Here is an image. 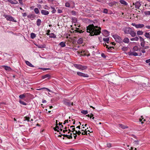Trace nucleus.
<instances>
[{"label":"nucleus","mask_w":150,"mask_h":150,"mask_svg":"<svg viewBox=\"0 0 150 150\" xmlns=\"http://www.w3.org/2000/svg\"><path fill=\"white\" fill-rule=\"evenodd\" d=\"M101 28L97 26L91 25L87 27V31L90 33L91 35H98L101 33Z\"/></svg>","instance_id":"nucleus-1"},{"label":"nucleus","mask_w":150,"mask_h":150,"mask_svg":"<svg viewBox=\"0 0 150 150\" xmlns=\"http://www.w3.org/2000/svg\"><path fill=\"white\" fill-rule=\"evenodd\" d=\"M74 4L73 1H70L67 2L65 4V6L66 7L72 8L74 6Z\"/></svg>","instance_id":"nucleus-2"},{"label":"nucleus","mask_w":150,"mask_h":150,"mask_svg":"<svg viewBox=\"0 0 150 150\" xmlns=\"http://www.w3.org/2000/svg\"><path fill=\"white\" fill-rule=\"evenodd\" d=\"M4 16L7 21H12L15 22H16V20H14L13 17L11 16L7 15H4Z\"/></svg>","instance_id":"nucleus-3"},{"label":"nucleus","mask_w":150,"mask_h":150,"mask_svg":"<svg viewBox=\"0 0 150 150\" xmlns=\"http://www.w3.org/2000/svg\"><path fill=\"white\" fill-rule=\"evenodd\" d=\"M80 53L81 55L83 56H89L90 55V54L86 50H82L80 52Z\"/></svg>","instance_id":"nucleus-4"},{"label":"nucleus","mask_w":150,"mask_h":150,"mask_svg":"<svg viewBox=\"0 0 150 150\" xmlns=\"http://www.w3.org/2000/svg\"><path fill=\"white\" fill-rule=\"evenodd\" d=\"M75 133L76 134H78L79 135H80L81 134L82 135H87L88 134H89V133H88V134L87 133V131H86V129H85V131H84V132L82 133L80 131H77L76 130L75 131Z\"/></svg>","instance_id":"nucleus-5"},{"label":"nucleus","mask_w":150,"mask_h":150,"mask_svg":"<svg viewBox=\"0 0 150 150\" xmlns=\"http://www.w3.org/2000/svg\"><path fill=\"white\" fill-rule=\"evenodd\" d=\"M77 74L79 76L85 77H89L88 75L87 74L80 72H77Z\"/></svg>","instance_id":"nucleus-6"},{"label":"nucleus","mask_w":150,"mask_h":150,"mask_svg":"<svg viewBox=\"0 0 150 150\" xmlns=\"http://www.w3.org/2000/svg\"><path fill=\"white\" fill-rule=\"evenodd\" d=\"M113 37L115 39V41L119 43L121 42V38L118 36L117 35H113Z\"/></svg>","instance_id":"nucleus-7"},{"label":"nucleus","mask_w":150,"mask_h":150,"mask_svg":"<svg viewBox=\"0 0 150 150\" xmlns=\"http://www.w3.org/2000/svg\"><path fill=\"white\" fill-rule=\"evenodd\" d=\"M74 127V126H71L70 127V128H71L72 127H73L71 129L72 130H73V131H72V132L73 133V136L74 137V139H76V137H77V135L76 134H75V131H76V130H75V128Z\"/></svg>","instance_id":"nucleus-8"},{"label":"nucleus","mask_w":150,"mask_h":150,"mask_svg":"<svg viewBox=\"0 0 150 150\" xmlns=\"http://www.w3.org/2000/svg\"><path fill=\"white\" fill-rule=\"evenodd\" d=\"M64 103L66 105L69 106L71 105H73V103H71L70 102L67 100H64Z\"/></svg>","instance_id":"nucleus-9"},{"label":"nucleus","mask_w":150,"mask_h":150,"mask_svg":"<svg viewBox=\"0 0 150 150\" xmlns=\"http://www.w3.org/2000/svg\"><path fill=\"white\" fill-rule=\"evenodd\" d=\"M132 30L131 28L127 27L125 28L124 32L126 34H129Z\"/></svg>","instance_id":"nucleus-10"},{"label":"nucleus","mask_w":150,"mask_h":150,"mask_svg":"<svg viewBox=\"0 0 150 150\" xmlns=\"http://www.w3.org/2000/svg\"><path fill=\"white\" fill-rule=\"evenodd\" d=\"M41 14L44 15H47L49 14V12L46 10H42L41 11Z\"/></svg>","instance_id":"nucleus-11"},{"label":"nucleus","mask_w":150,"mask_h":150,"mask_svg":"<svg viewBox=\"0 0 150 150\" xmlns=\"http://www.w3.org/2000/svg\"><path fill=\"white\" fill-rule=\"evenodd\" d=\"M118 3L116 1H113L108 4L110 6H116Z\"/></svg>","instance_id":"nucleus-12"},{"label":"nucleus","mask_w":150,"mask_h":150,"mask_svg":"<svg viewBox=\"0 0 150 150\" xmlns=\"http://www.w3.org/2000/svg\"><path fill=\"white\" fill-rule=\"evenodd\" d=\"M133 4L134 5H135V8H139L141 6V4L140 3L138 2H136L135 3V4L133 3Z\"/></svg>","instance_id":"nucleus-13"},{"label":"nucleus","mask_w":150,"mask_h":150,"mask_svg":"<svg viewBox=\"0 0 150 150\" xmlns=\"http://www.w3.org/2000/svg\"><path fill=\"white\" fill-rule=\"evenodd\" d=\"M3 67L7 71H10L11 70V68L9 67L6 66L5 65H4L3 66Z\"/></svg>","instance_id":"nucleus-14"},{"label":"nucleus","mask_w":150,"mask_h":150,"mask_svg":"<svg viewBox=\"0 0 150 150\" xmlns=\"http://www.w3.org/2000/svg\"><path fill=\"white\" fill-rule=\"evenodd\" d=\"M72 134L71 133L70 134V135H68L67 134H63L62 135H63V136H64V137H66L68 138L69 139H72Z\"/></svg>","instance_id":"nucleus-15"},{"label":"nucleus","mask_w":150,"mask_h":150,"mask_svg":"<svg viewBox=\"0 0 150 150\" xmlns=\"http://www.w3.org/2000/svg\"><path fill=\"white\" fill-rule=\"evenodd\" d=\"M131 35L132 37H135L136 35V33L135 32H134L133 30H132L131 31L130 33L129 34Z\"/></svg>","instance_id":"nucleus-16"},{"label":"nucleus","mask_w":150,"mask_h":150,"mask_svg":"<svg viewBox=\"0 0 150 150\" xmlns=\"http://www.w3.org/2000/svg\"><path fill=\"white\" fill-rule=\"evenodd\" d=\"M103 33V34L105 36H108L109 35V32L106 30H104Z\"/></svg>","instance_id":"nucleus-17"},{"label":"nucleus","mask_w":150,"mask_h":150,"mask_svg":"<svg viewBox=\"0 0 150 150\" xmlns=\"http://www.w3.org/2000/svg\"><path fill=\"white\" fill-rule=\"evenodd\" d=\"M53 129L55 131H57L58 132H59V130H60L59 126L58 125V124H57L55 127H54Z\"/></svg>","instance_id":"nucleus-18"},{"label":"nucleus","mask_w":150,"mask_h":150,"mask_svg":"<svg viewBox=\"0 0 150 150\" xmlns=\"http://www.w3.org/2000/svg\"><path fill=\"white\" fill-rule=\"evenodd\" d=\"M50 75L49 74H47L42 76V78L43 79L48 78V79H50Z\"/></svg>","instance_id":"nucleus-19"},{"label":"nucleus","mask_w":150,"mask_h":150,"mask_svg":"<svg viewBox=\"0 0 150 150\" xmlns=\"http://www.w3.org/2000/svg\"><path fill=\"white\" fill-rule=\"evenodd\" d=\"M145 36L147 39H150V33H146L144 34Z\"/></svg>","instance_id":"nucleus-20"},{"label":"nucleus","mask_w":150,"mask_h":150,"mask_svg":"<svg viewBox=\"0 0 150 150\" xmlns=\"http://www.w3.org/2000/svg\"><path fill=\"white\" fill-rule=\"evenodd\" d=\"M120 2L121 4L125 5H127L128 4L127 3L123 0H120Z\"/></svg>","instance_id":"nucleus-21"},{"label":"nucleus","mask_w":150,"mask_h":150,"mask_svg":"<svg viewBox=\"0 0 150 150\" xmlns=\"http://www.w3.org/2000/svg\"><path fill=\"white\" fill-rule=\"evenodd\" d=\"M74 66L76 68H77L78 69H81V64H74Z\"/></svg>","instance_id":"nucleus-22"},{"label":"nucleus","mask_w":150,"mask_h":150,"mask_svg":"<svg viewBox=\"0 0 150 150\" xmlns=\"http://www.w3.org/2000/svg\"><path fill=\"white\" fill-rule=\"evenodd\" d=\"M25 63L27 65L30 67H34V66H33L30 62L28 61H26Z\"/></svg>","instance_id":"nucleus-23"},{"label":"nucleus","mask_w":150,"mask_h":150,"mask_svg":"<svg viewBox=\"0 0 150 150\" xmlns=\"http://www.w3.org/2000/svg\"><path fill=\"white\" fill-rule=\"evenodd\" d=\"M41 20L39 19H38L36 21L37 25L38 26H40L41 25Z\"/></svg>","instance_id":"nucleus-24"},{"label":"nucleus","mask_w":150,"mask_h":150,"mask_svg":"<svg viewBox=\"0 0 150 150\" xmlns=\"http://www.w3.org/2000/svg\"><path fill=\"white\" fill-rule=\"evenodd\" d=\"M34 11L35 13L36 14H40V11L37 8H35L34 9Z\"/></svg>","instance_id":"nucleus-25"},{"label":"nucleus","mask_w":150,"mask_h":150,"mask_svg":"<svg viewBox=\"0 0 150 150\" xmlns=\"http://www.w3.org/2000/svg\"><path fill=\"white\" fill-rule=\"evenodd\" d=\"M59 45L61 46V47H64L66 46V44L65 42H62L59 43Z\"/></svg>","instance_id":"nucleus-26"},{"label":"nucleus","mask_w":150,"mask_h":150,"mask_svg":"<svg viewBox=\"0 0 150 150\" xmlns=\"http://www.w3.org/2000/svg\"><path fill=\"white\" fill-rule=\"evenodd\" d=\"M36 37V35L35 33H31L30 37L32 39H33L35 38Z\"/></svg>","instance_id":"nucleus-27"},{"label":"nucleus","mask_w":150,"mask_h":150,"mask_svg":"<svg viewBox=\"0 0 150 150\" xmlns=\"http://www.w3.org/2000/svg\"><path fill=\"white\" fill-rule=\"evenodd\" d=\"M139 122H141L142 124H143L144 123V121H146V120L144 119V118L142 117V116L141 117V118L139 119Z\"/></svg>","instance_id":"nucleus-28"},{"label":"nucleus","mask_w":150,"mask_h":150,"mask_svg":"<svg viewBox=\"0 0 150 150\" xmlns=\"http://www.w3.org/2000/svg\"><path fill=\"white\" fill-rule=\"evenodd\" d=\"M123 41L125 43H127L129 42V40L128 38H126L124 39Z\"/></svg>","instance_id":"nucleus-29"},{"label":"nucleus","mask_w":150,"mask_h":150,"mask_svg":"<svg viewBox=\"0 0 150 150\" xmlns=\"http://www.w3.org/2000/svg\"><path fill=\"white\" fill-rule=\"evenodd\" d=\"M144 26V25L143 24H137L136 28H141Z\"/></svg>","instance_id":"nucleus-30"},{"label":"nucleus","mask_w":150,"mask_h":150,"mask_svg":"<svg viewBox=\"0 0 150 150\" xmlns=\"http://www.w3.org/2000/svg\"><path fill=\"white\" fill-rule=\"evenodd\" d=\"M87 66H83L81 65V70H84L85 69H87Z\"/></svg>","instance_id":"nucleus-31"},{"label":"nucleus","mask_w":150,"mask_h":150,"mask_svg":"<svg viewBox=\"0 0 150 150\" xmlns=\"http://www.w3.org/2000/svg\"><path fill=\"white\" fill-rule=\"evenodd\" d=\"M36 45L38 48H45V45Z\"/></svg>","instance_id":"nucleus-32"},{"label":"nucleus","mask_w":150,"mask_h":150,"mask_svg":"<svg viewBox=\"0 0 150 150\" xmlns=\"http://www.w3.org/2000/svg\"><path fill=\"white\" fill-rule=\"evenodd\" d=\"M49 37L51 38H56V35H55L53 33H51L50 34Z\"/></svg>","instance_id":"nucleus-33"},{"label":"nucleus","mask_w":150,"mask_h":150,"mask_svg":"<svg viewBox=\"0 0 150 150\" xmlns=\"http://www.w3.org/2000/svg\"><path fill=\"white\" fill-rule=\"evenodd\" d=\"M129 54L131 55H133L134 56H137L138 55V54L137 53L135 52H131Z\"/></svg>","instance_id":"nucleus-34"},{"label":"nucleus","mask_w":150,"mask_h":150,"mask_svg":"<svg viewBox=\"0 0 150 150\" xmlns=\"http://www.w3.org/2000/svg\"><path fill=\"white\" fill-rule=\"evenodd\" d=\"M83 42V39L81 38H80L77 41V42L79 44H82Z\"/></svg>","instance_id":"nucleus-35"},{"label":"nucleus","mask_w":150,"mask_h":150,"mask_svg":"<svg viewBox=\"0 0 150 150\" xmlns=\"http://www.w3.org/2000/svg\"><path fill=\"white\" fill-rule=\"evenodd\" d=\"M143 32L141 30H139L137 31V34L138 35H142L143 34Z\"/></svg>","instance_id":"nucleus-36"},{"label":"nucleus","mask_w":150,"mask_h":150,"mask_svg":"<svg viewBox=\"0 0 150 150\" xmlns=\"http://www.w3.org/2000/svg\"><path fill=\"white\" fill-rule=\"evenodd\" d=\"M25 97V94L24 93L23 94L20 95L19 96V98L21 99H23Z\"/></svg>","instance_id":"nucleus-37"},{"label":"nucleus","mask_w":150,"mask_h":150,"mask_svg":"<svg viewBox=\"0 0 150 150\" xmlns=\"http://www.w3.org/2000/svg\"><path fill=\"white\" fill-rule=\"evenodd\" d=\"M119 126L122 129H125L127 127L126 126H125L122 124H120Z\"/></svg>","instance_id":"nucleus-38"},{"label":"nucleus","mask_w":150,"mask_h":150,"mask_svg":"<svg viewBox=\"0 0 150 150\" xmlns=\"http://www.w3.org/2000/svg\"><path fill=\"white\" fill-rule=\"evenodd\" d=\"M139 40V38L137 37H135V38H132L130 39V40L131 41H138Z\"/></svg>","instance_id":"nucleus-39"},{"label":"nucleus","mask_w":150,"mask_h":150,"mask_svg":"<svg viewBox=\"0 0 150 150\" xmlns=\"http://www.w3.org/2000/svg\"><path fill=\"white\" fill-rule=\"evenodd\" d=\"M19 102L21 104L23 105H27V103H26L20 100H19Z\"/></svg>","instance_id":"nucleus-40"},{"label":"nucleus","mask_w":150,"mask_h":150,"mask_svg":"<svg viewBox=\"0 0 150 150\" xmlns=\"http://www.w3.org/2000/svg\"><path fill=\"white\" fill-rule=\"evenodd\" d=\"M103 41L107 42V43H108L109 41V38H104L103 39Z\"/></svg>","instance_id":"nucleus-41"},{"label":"nucleus","mask_w":150,"mask_h":150,"mask_svg":"<svg viewBox=\"0 0 150 150\" xmlns=\"http://www.w3.org/2000/svg\"><path fill=\"white\" fill-rule=\"evenodd\" d=\"M81 113L84 114L86 115L88 113V112L87 110H83L81 112Z\"/></svg>","instance_id":"nucleus-42"},{"label":"nucleus","mask_w":150,"mask_h":150,"mask_svg":"<svg viewBox=\"0 0 150 150\" xmlns=\"http://www.w3.org/2000/svg\"><path fill=\"white\" fill-rule=\"evenodd\" d=\"M51 8L52 10V13H54L56 12V10L55 9V8L54 7L51 6Z\"/></svg>","instance_id":"nucleus-43"},{"label":"nucleus","mask_w":150,"mask_h":150,"mask_svg":"<svg viewBox=\"0 0 150 150\" xmlns=\"http://www.w3.org/2000/svg\"><path fill=\"white\" fill-rule=\"evenodd\" d=\"M76 31L77 32L79 33H82L83 32L82 30H79V28H76Z\"/></svg>","instance_id":"nucleus-44"},{"label":"nucleus","mask_w":150,"mask_h":150,"mask_svg":"<svg viewBox=\"0 0 150 150\" xmlns=\"http://www.w3.org/2000/svg\"><path fill=\"white\" fill-rule=\"evenodd\" d=\"M133 50L134 51H137L138 50V47L137 46H135L133 47Z\"/></svg>","instance_id":"nucleus-45"},{"label":"nucleus","mask_w":150,"mask_h":150,"mask_svg":"<svg viewBox=\"0 0 150 150\" xmlns=\"http://www.w3.org/2000/svg\"><path fill=\"white\" fill-rule=\"evenodd\" d=\"M43 89H45L47 90L49 92H51L52 91L51 90H50L48 88H41L40 89H38V90H41Z\"/></svg>","instance_id":"nucleus-46"},{"label":"nucleus","mask_w":150,"mask_h":150,"mask_svg":"<svg viewBox=\"0 0 150 150\" xmlns=\"http://www.w3.org/2000/svg\"><path fill=\"white\" fill-rule=\"evenodd\" d=\"M141 45L142 47H144V45L145 44V42H141Z\"/></svg>","instance_id":"nucleus-47"},{"label":"nucleus","mask_w":150,"mask_h":150,"mask_svg":"<svg viewBox=\"0 0 150 150\" xmlns=\"http://www.w3.org/2000/svg\"><path fill=\"white\" fill-rule=\"evenodd\" d=\"M144 13L146 15H150V11H145V12H144Z\"/></svg>","instance_id":"nucleus-48"},{"label":"nucleus","mask_w":150,"mask_h":150,"mask_svg":"<svg viewBox=\"0 0 150 150\" xmlns=\"http://www.w3.org/2000/svg\"><path fill=\"white\" fill-rule=\"evenodd\" d=\"M139 39L141 42L144 41V39L141 37H139Z\"/></svg>","instance_id":"nucleus-49"},{"label":"nucleus","mask_w":150,"mask_h":150,"mask_svg":"<svg viewBox=\"0 0 150 150\" xmlns=\"http://www.w3.org/2000/svg\"><path fill=\"white\" fill-rule=\"evenodd\" d=\"M23 0H18L19 3L21 5H23Z\"/></svg>","instance_id":"nucleus-50"},{"label":"nucleus","mask_w":150,"mask_h":150,"mask_svg":"<svg viewBox=\"0 0 150 150\" xmlns=\"http://www.w3.org/2000/svg\"><path fill=\"white\" fill-rule=\"evenodd\" d=\"M64 129H64L63 130V132L65 133H66V132H67L68 130H67V128L66 127H65V128H64Z\"/></svg>","instance_id":"nucleus-51"},{"label":"nucleus","mask_w":150,"mask_h":150,"mask_svg":"<svg viewBox=\"0 0 150 150\" xmlns=\"http://www.w3.org/2000/svg\"><path fill=\"white\" fill-rule=\"evenodd\" d=\"M72 21L75 23L77 22L76 19L75 18H72Z\"/></svg>","instance_id":"nucleus-52"},{"label":"nucleus","mask_w":150,"mask_h":150,"mask_svg":"<svg viewBox=\"0 0 150 150\" xmlns=\"http://www.w3.org/2000/svg\"><path fill=\"white\" fill-rule=\"evenodd\" d=\"M108 11V10L107 9L105 8L103 10V13H107Z\"/></svg>","instance_id":"nucleus-53"},{"label":"nucleus","mask_w":150,"mask_h":150,"mask_svg":"<svg viewBox=\"0 0 150 150\" xmlns=\"http://www.w3.org/2000/svg\"><path fill=\"white\" fill-rule=\"evenodd\" d=\"M107 146L108 147H111V144L110 143H107Z\"/></svg>","instance_id":"nucleus-54"},{"label":"nucleus","mask_w":150,"mask_h":150,"mask_svg":"<svg viewBox=\"0 0 150 150\" xmlns=\"http://www.w3.org/2000/svg\"><path fill=\"white\" fill-rule=\"evenodd\" d=\"M105 46H106L107 48L108 49V50H109L110 49H111V48H113L112 47H108V46L107 45L106 43L105 44Z\"/></svg>","instance_id":"nucleus-55"},{"label":"nucleus","mask_w":150,"mask_h":150,"mask_svg":"<svg viewBox=\"0 0 150 150\" xmlns=\"http://www.w3.org/2000/svg\"><path fill=\"white\" fill-rule=\"evenodd\" d=\"M50 30H47V33H46V35H49L50 34Z\"/></svg>","instance_id":"nucleus-56"},{"label":"nucleus","mask_w":150,"mask_h":150,"mask_svg":"<svg viewBox=\"0 0 150 150\" xmlns=\"http://www.w3.org/2000/svg\"><path fill=\"white\" fill-rule=\"evenodd\" d=\"M25 119L24 120H27L28 121H29L30 118L28 117H25Z\"/></svg>","instance_id":"nucleus-57"},{"label":"nucleus","mask_w":150,"mask_h":150,"mask_svg":"<svg viewBox=\"0 0 150 150\" xmlns=\"http://www.w3.org/2000/svg\"><path fill=\"white\" fill-rule=\"evenodd\" d=\"M45 9L49 10L50 8L48 7L47 5H45V7L44 8Z\"/></svg>","instance_id":"nucleus-58"},{"label":"nucleus","mask_w":150,"mask_h":150,"mask_svg":"<svg viewBox=\"0 0 150 150\" xmlns=\"http://www.w3.org/2000/svg\"><path fill=\"white\" fill-rule=\"evenodd\" d=\"M59 128H60V131H62V128H63V126L62 125H61V126H59Z\"/></svg>","instance_id":"nucleus-59"},{"label":"nucleus","mask_w":150,"mask_h":150,"mask_svg":"<svg viewBox=\"0 0 150 150\" xmlns=\"http://www.w3.org/2000/svg\"><path fill=\"white\" fill-rule=\"evenodd\" d=\"M7 1L11 4H13V1L12 0H7Z\"/></svg>","instance_id":"nucleus-60"},{"label":"nucleus","mask_w":150,"mask_h":150,"mask_svg":"<svg viewBox=\"0 0 150 150\" xmlns=\"http://www.w3.org/2000/svg\"><path fill=\"white\" fill-rule=\"evenodd\" d=\"M57 12H58V13H62V10H60V9H58L57 10Z\"/></svg>","instance_id":"nucleus-61"},{"label":"nucleus","mask_w":150,"mask_h":150,"mask_svg":"<svg viewBox=\"0 0 150 150\" xmlns=\"http://www.w3.org/2000/svg\"><path fill=\"white\" fill-rule=\"evenodd\" d=\"M101 56H102V57L103 58H105L106 57L105 55L103 53H102L101 54Z\"/></svg>","instance_id":"nucleus-62"},{"label":"nucleus","mask_w":150,"mask_h":150,"mask_svg":"<svg viewBox=\"0 0 150 150\" xmlns=\"http://www.w3.org/2000/svg\"><path fill=\"white\" fill-rule=\"evenodd\" d=\"M13 4H18V3L17 1L15 0L14 1H13Z\"/></svg>","instance_id":"nucleus-63"},{"label":"nucleus","mask_w":150,"mask_h":150,"mask_svg":"<svg viewBox=\"0 0 150 150\" xmlns=\"http://www.w3.org/2000/svg\"><path fill=\"white\" fill-rule=\"evenodd\" d=\"M146 63H149L150 62V59H147V60H146Z\"/></svg>","instance_id":"nucleus-64"}]
</instances>
